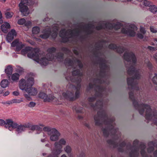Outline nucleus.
Listing matches in <instances>:
<instances>
[{
    "label": "nucleus",
    "mask_w": 157,
    "mask_h": 157,
    "mask_svg": "<svg viewBox=\"0 0 157 157\" xmlns=\"http://www.w3.org/2000/svg\"><path fill=\"white\" fill-rule=\"evenodd\" d=\"M99 66L101 70L99 75L93 80L92 83H89L86 89L87 92L92 91L94 93V97L88 98L90 102L94 101L97 97L101 98L104 95L106 96L107 94L105 88L102 86L101 84L104 82L103 80L105 78V71L108 70L109 67L105 63V61H100ZM89 105L90 108L95 110L99 109L97 115L94 117L95 125L98 126L104 125L105 128H102L104 136L107 137L110 134L113 136L115 138L113 140H108L107 143L112 146L113 148L117 147L119 151H124V148L126 145V143L124 141L119 144L117 143L116 140L121 136V133L118 131V129L115 127L114 123L115 120L114 117H112L109 118L106 112L103 109L102 100L97 101L95 105L91 103H89Z\"/></svg>",
    "instance_id": "f257e3e1"
},
{
    "label": "nucleus",
    "mask_w": 157,
    "mask_h": 157,
    "mask_svg": "<svg viewBox=\"0 0 157 157\" xmlns=\"http://www.w3.org/2000/svg\"><path fill=\"white\" fill-rule=\"evenodd\" d=\"M123 58L129 64V66L126 64L127 74L129 76H132L131 78H127V82L130 91L129 93V98L132 101L134 108L138 110L141 115H143L145 109H146L145 116H157V112L155 111L152 113L149 105L144 104H139V102L135 99L133 93L132 91L134 90H139V87L137 86V80L140 79L141 76L140 70L137 69L135 67L136 59L135 54L132 52L126 51L124 54Z\"/></svg>",
    "instance_id": "f03ea898"
},
{
    "label": "nucleus",
    "mask_w": 157,
    "mask_h": 157,
    "mask_svg": "<svg viewBox=\"0 0 157 157\" xmlns=\"http://www.w3.org/2000/svg\"><path fill=\"white\" fill-rule=\"evenodd\" d=\"M82 74V73H80L79 70H76L72 72V76L65 75L66 79L67 81L72 82H76L77 85L76 86L71 84L67 85V87L70 86L69 90L62 94V95L65 99L70 101H73L79 97L80 94L81 77Z\"/></svg>",
    "instance_id": "7ed1b4c3"
},
{
    "label": "nucleus",
    "mask_w": 157,
    "mask_h": 157,
    "mask_svg": "<svg viewBox=\"0 0 157 157\" xmlns=\"http://www.w3.org/2000/svg\"><path fill=\"white\" fill-rule=\"evenodd\" d=\"M80 28H75L73 30L62 29L59 33V36L62 39V42L66 43L67 42H71L74 40V37L78 36L81 33V29L85 31L87 34H90L93 33L92 29L94 28L92 24H88L87 25H80Z\"/></svg>",
    "instance_id": "20e7f679"
},
{
    "label": "nucleus",
    "mask_w": 157,
    "mask_h": 157,
    "mask_svg": "<svg viewBox=\"0 0 157 157\" xmlns=\"http://www.w3.org/2000/svg\"><path fill=\"white\" fill-rule=\"evenodd\" d=\"M56 48L54 47L48 48L47 50L48 53L46 54L45 58L42 57L41 56L42 55L39 52L38 53L36 52L35 54L32 53H29L28 54V56L29 57L34 58L41 66H45L48 64L49 61L53 60L55 57H56L59 61H63L64 56L63 53L59 52L57 54L56 56H54L53 53L56 52Z\"/></svg>",
    "instance_id": "39448f33"
},
{
    "label": "nucleus",
    "mask_w": 157,
    "mask_h": 157,
    "mask_svg": "<svg viewBox=\"0 0 157 157\" xmlns=\"http://www.w3.org/2000/svg\"><path fill=\"white\" fill-rule=\"evenodd\" d=\"M139 141L137 140H135L133 142V145L132 146L130 143H128L126 146L127 150L130 151L129 153L130 157H137L139 155V148L141 149L140 153L142 157H152L151 156H148L147 153L145 151L146 146L143 143H141L138 146Z\"/></svg>",
    "instance_id": "423d86ee"
},
{
    "label": "nucleus",
    "mask_w": 157,
    "mask_h": 157,
    "mask_svg": "<svg viewBox=\"0 0 157 157\" xmlns=\"http://www.w3.org/2000/svg\"><path fill=\"white\" fill-rule=\"evenodd\" d=\"M34 83V79L32 77H30L27 80L21 79L19 81V86L21 89L25 90L29 95L34 96L37 93V90L32 87Z\"/></svg>",
    "instance_id": "0eeeda50"
},
{
    "label": "nucleus",
    "mask_w": 157,
    "mask_h": 157,
    "mask_svg": "<svg viewBox=\"0 0 157 157\" xmlns=\"http://www.w3.org/2000/svg\"><path fill=\"white\" fill-rule=\"evenodd\" d=\"M121 26V23L119 22H117L116 23H103L101 25L96 26L95 29L98 30L105 29H114L117 30L119 29Z\"/></svg>",
    "instance_id": "6e6552de"
},
{
    "label": "nucleus",
    "mask_w": 157,
    "mask_h": 157,
    "mask_svg": "<svg viewBox=\"0 0 157 157\" xmlns=\"http://www.w3.org/2000/svg\"><path fill=\"white\" fill-rule=\"evenodd\" d=\"M66 141L64 139H61L58 142H55L54 143V147L52 150L53 153L60 154L62 150V145H65Z\"/></svg>",
    "instance_id": "1a4fd4ad"
},
{
    "label": "nucleus",
    "mask_w": 157,
    "mask_h": 157,
    "mask_svg": "<svg viewBox=\"0 0 157 157\" xmlns=\"http://www.w3.org/2000/svg\"><path fill=\"white\" fill-rule=\"evenodd\" d=\"M137 29V28L135 25H130L128 28H123L121 29V33L128 36H134L136 34L135 31Z\"/></svg>",
    "instance_id": "9d476101"
},
{
    "label": "nucleus",
    "mask_w": 157,
    "mask_h": 157,
    "mask_svg": "<svg viewBox=\"0 0 157 157\" xmlns=\"http://www.w3.org/2000/svg\"><path fill=\"white\" fill-rule=\"evenodd\" d=\"M141 2L144 5L149 7L150 11L153 13H155L157 11V7L155 5H152V3L147 0H138Z\"/></svg>",
    "instance_id": "9b49d317"
},
{
    "label": "nucleus",
    "mask_w": 157,
    "mask_h": 157,
    "mask_svg": "<svg viewBox=\"0 0 157 157\" xmlns=\"http://www.w3.org/2000/svg\"><path fill=\"white\" fill-rule=\"evenodd\" d=\"M11 46L13 47H16V51L18 52L25 47V44L20 41L18 39H17L11 43Z\"/></svg>",
    "instance_id": "f8f14e48"
},
{
    "label": "nucleus",
    "mask_w": 157,
    "mask_h": 157,
    "mask_svg": "<svg viewBox=\"0 0 157 157\" xmlns=\"http://www.w3.org/2000/svg\"><path fill=\"white\" fill-rule=\"evenodd\" d=\"M50 139L52 141H56L58 140L60 135L59 132L55 128H53L51 132H49Z\"/></svg>",
    "instance_id": "ddd939ff"
},
{
    "label": "nucleus",
    "mask_w": 157,
    "mask_h": 157,
    "mask_svg": "<svg viewBox=\"0 0 157 157\" xmlns=\"http://www.w3.org/2000/svg\"><path fill=\"white\" fill-rule=\"evenodd\" d=\"M148 146L147 152L148 153H151L154 150L155 147L157 148V143L156 144L153 141H151L148 143ZM153 155L154 157H157V150L154 152Z\"/></svg>",
    "instance_id": "4468645a"
},
{
    "label": "nucleus",
    "mask_w": 157,
    "mask_h": 157,
    "mask_svg": "<svg viewBox=\"0 0 157 157\" xmlns=\"http://www.w3.org/2000/svg\"><path fill=\"white\" fill-rule=\"evenodd\" d=\"M38 97L39 98L43 99L45 102H49L54 99V96L51 94L48 95L43 92H40L38 94Z\"/></svg>",
    "instance_id": "2eb2a0df"
},
{
    "label": "nucleus",
    "mask_w": 157,
    "mask_h": 157,
    "mask_svg": "<svg viewBox=\"0 0 157 157\" xmlns=\"http://www.w3.org/2000/svg\"><path fill=\"white\" fill-rule=\"evenodd\" d=\"M44 126V125L43 124L35 125L33 124L30 123H27V125H26V127H27V128H29L30 130L32 131H40L42 129V127Z\"/></svg>",
    "instance_id": "dca6fc26"
},
{
    "label": "nucleus",
    "mask_w": 157,
    "mask_h": 157,
    "mask_svg": "<svg viewBox=\"0 0 157 157\" xmlns=\"http://www.w3.org/2000/svg\"><path fill=\"white\" fill-rule=\"evenodd\" d=\"M109 49L116 51L119 53H122L126 50V49L123 47H117L116 44H110L108 46Z\"/></svg>",
    "instance_id": "f3484780"
},
{
    "label": "nucleus",
    "mask_w": 157,
    "mask_h": 157,
    "mask_svg": "<svg viewBox=\"0 0 157 157\" xmlns=\"http://www.w3.org/2000/svg\"><path fill=\"white\" fill-rule=\"evenodd\" d=\"M17 35V33L14 29H12L8 33L6 38V40L9 43L11 42L14 39V37Z\"/></svg>",
    "instance_id": "a211bd4d"
},
{
    "label": "nucleus",
    "mask_w": 157,
    "mask_h": 157,
    "mask_svg": "<svg viewBox=\"0 0 157 157\" xmlns=\"http://www.w3.org/2000/svg\"><path fill=\"white\" fill-rule=\"evenodd\" d=\"M16 123L11 119H6V120L5 127L10 130L12 131L14 127V126Z\"/></svg>",
    "instance_id": "6ab92c4d"
},
{
    "label": "nucleus",
    "mask_w": 157,
    "mask_h": 157,
    "mask_svg": "<svg viewBox=\"0 0 157 157\" xmlns=\"http://www.w3.org/2000/svg\"><path fill=\"white\" fill-rule=\"evenodd\" d=\"M26 125L27 124H19L16 123V124L14 125V127L13 128L16 129V131L18 133H20L25 130L26 128H27V127H26Z\"/></svg>",
    "instance_id": "aec40b11"
},
{
    "label": "nucleus",
    "mask_w": 157,
    "mask_h": 157,
    "mask_svg": "<svg viewBox=\"0 0 157 157\" xmlns=\"http://www.w3.org/2000/svg\"><path fill=\"white\" fill-rule=\"evenodd\" d=\"M44 34L40 35V37L44 39L48 38L51 33V29L50 28H47L44 30Z\"/></svg>",
    "instance_id": "412c9836"
},
{
    "label": "nucleus",
    "mask_w": 157,
    "mask_h": 157,
    "mask_svg": "<svg viewBox=\"0 0 157 157\" xmlns=\"http://www.w3.org/2000/svg\"><path fill=\"white\" fill-rule=\"evenodd\" d=\"M31 50V48L29 47H25L24 49H22L21 51V54L24 55V56H25L26 54H27V55H28V54L29 53H32L35 54V52H38V53L39 52V49H37V51L35 52H30L28 53L29 52H30ZM27 56L30 58L33 59L35 61H36H36L35 60V59L33 58H30L28 56Z\"/></svg>",
    "instance_id": "4be33fe9"
},
{
    "label": "nucleus",
    "mask_w": 157,
    "mask_h": 157,
    "mask_svg": "<svg viewBox=\"0 0 157 157\" xmlns=\"http://www.w3.org/2000/svg\"><path fill=\"white\" fill-rule=\"evenodd\" d=\"M51 29V36L54 39H55L57 35L58 29L56 27H53Z\"/></svg>",
    "instance_id": "5701e85b"
},
{
    "label": "nucleus",
    "mask_w": 157,
    "mask_h": 157,
    "mask_svg": "<svg viewBox=\"0 0 157 157\" xmlns=\"http://www.w3.org/2000/svg\"><path fill=\"white\" fill-rule=\"evenodd\" d=\"M5 72L9 78H10V75L12 74L13 71V68L10 65L8 66L5 69Z\"/></svg>",
    "instance_id": "b1692460"
},
{
    "label": "nucleus",
    "mask_w": 157,
    "mask_h": 157,
    "mask_svg": "<svg viewBox=\"0 0 157 157\" xmlns=\"http://www.w3.org/2000/svg\"><path fill=\"white\" fill-rule=\"evenodd\" d=\"M64 64L66 66H72L73 64V61L69 58H67L65 60Z\"/></svg>",
    "instance_id": "393cba45"
},
{
    "label": "nucleus",
    "mask_w": 157,
    "mask_h": 157,
    "mask_svg": "<svg viewBox=\"0 0 157 157\" xmlns=\"http://www.w3.org/2000/svg\"><path fill=\"white\" fill-rule=\"evenodd\" d=\"M73 111L75 110L77 113H82L83 111L82 107H79L78 105L74 106L73 108Z\"/></svg>",
    "instance_id": "a878e982"
},
{
    "label": "nucleus",
    "mask_w": 157,
    "mask_h": 157,
    "mask_svg": "<svg viewBox=\"0 0 157 157\" xmlns=\"http://www.w3.org/2000/svg\"><path fill=\"white\" fill-rule=\"evenodd\" d=\"M20 75L18 73H15L12 75L11 77V79L14 81H17L18 80Z\"/></svg>",
    "instance_id": "bb28decb"
},
{
    "label": "nucleus",
    "mask_w": 157,
    "mask_h": 157,
    "mask_svg": "<svg viewBox=\"0 0 157 157\" xmlns=\"http://www.w3.org/2000/svg\"><path fill=\"white\" fill-rule=\"evenodd\" d=\"M9 82L6 79L2 80L1 82V86L3 88H6L8 86Z\"/></svg>",
    "instance_id": "cd10ccee"
},
{
    "label": "nucleus",
    "mask_w": 157,
    "mask_h": 157,
    "mask_svg": "<svg viewBox=\"0 0 157 157\" xmlns=\"http://www.w3.org/2000/svg\"><path fill=\"white\" fill-rule=\"evenodd\" d=\"M153 82L155 85V89L157 91V74H155V75L152 79Z\"/></svg>",
    "instance_id": "c85d7f7f"
},
{
    "label": "nucleus",
    "mask_w": 157,
    "mask_h": 157,
    "mask_svg": "<svg viewBox=\"0 0 157 157\" xmlns=\"http://www.w3.org/2000/svg\"><path fill=\"white\" fill-rule=\"evenodd\" d=\"M22 101L21 100L14 99L9 101L8 104H10L13 103H19L21 102Z\"/></svg>",
    "instance_id": "c756f323"
},
{
    "label": "nucleus",
    "mask_w": 157,
    "mask_h": 157,
    "mask_svg": "<svg viewBox=\"0 0 157 157\" xmlns=\"http://www.w3.org/2000/svg\"><path fill=\"white\" fill-rule=\"evenodd\" d=\"M40 31V29L39 27L35 26L32 29L33 33L34 34H37Z\"/></svg>",
    "instance_id": "7c9ffc66"
},
{
    "label": "nucleus",
    "mask_w": 157,
    "mask_h": 157,
    "mask_svg": "<svg viewBox=\"0 0 157 157\" xmlns=\"http://www.w3.org/2000/svg\"><path fill=\"white\" fill-rule=\"evenodd\" d=\"M64 151L68 154H70L71 151V147L69 145H67L64 148Z\"/></svg>",
    "instance_id": "2f4dec72"
},
{
    "label": "nucleus",
    "mask_w": 157,
    "mask_h": 157,
    "mask_svg": "<svg viewBox=\"0 0 157 157\" xmlns=\"http://www.w3.org/2000/svg\"><path fill=\"white\" fill-rule=\"evenodd\" d=\"M5 15L7 18L9 19L13 16V13L11 12H6L5 13Z\"/></svg>",
    "instance_id": "473e14b6"
},
{
    "label": "nucleus",
    "mask_w": 157,
    "mask_h": 157,
    "mask_svg": "<svg viewBox=\"0 0 157 157\" xmlns=\"http://www.w3.org/2000/svg\"><path fill=\"white\" fill-rule=\"evenodd\" d=\"M76 63L78 65L79 68L80 69H82L83 67V64L81 61L80 60L77 59L76 60Z\"/></svg>",
    "instance_id": "72a5a7b5"
},
{
    "label": "nucleus",
    "mask_w": 157,
    "mask_h": 157,
    "mask_svg": "<svg viewBox=\"0 0 157 157\" xmlns=\"http://www.w3.org/2000/svg\"><path fill=\"white\" fill-rule=\"evenodd\" d=\"M43 130L44 131L47 132L48 134L49 135V132H51L52 130V128H51L48 127H45L43 128Z\"/></svg>",
    "instance_id": "f704fd0d"
},
{
    "label": "nucleus",
    "mask_w": 157,
    "mask_h": 157,
    "mask_svg": "<svg viewBox=\"0 0 157 157\" xmlns=\"http://www.w3.org/2000/svg\"><path fill=\"white\" fill-rule=\"evenodd\" d=\"M2 28L4 27H5L8 29L10 28V25L9 23L7 22L4 23V24L2 25Z\"/></svg>",
    "instance_id": "c9c22d12"
},
{
    "label": "nucleus",
    "mask_w": 157,
    "mask_h": 157,
    "mask_svg": "<svg viewBox=\"0 0 157 157\" xmlns=\"http://www.w3.org/2000/svg\"><path fill=\"white\" fill-rule=\"evenodd\" d=\"M25 22V20L24 18H21L18 21L17 23L20 25L24 24Z\"/></svg>",
    "instance_id": "e433bc0d"
},
{
    "label": "nucleus",
    "mask_w": 157,
    "mask_h": 157,
    "mask_svg": "<svg viewBox=\"0 0 157 157\" xmlns=\"http://www.w3.org/2000/svg\"><path fill=\"white\" fill-rule=\"evenodd\" d=\"M147 49L149 50L153 51L157 50V48L155 47H153L151 46H148L147 47Z\"/></svg>",
    "instance_id": "4c0bfd02"
},
{
    "label": "nucleus",
    "mask_w": 157,
    "mask_h": 157,
    "mask_svg": "<svg viewBox=\"0 0 157 157\" xmlns=\"http://www.w3.org/2000/svg\"><path fill=\"white\" fill-rule=\"evenodd\" d=\"M61 50L66 53H69L70 52V51L67 48L64 47H62Z\"/></svg>",
    "instance_id": "58836bf2"
},
{
    "label": "nucleus",
    "mask_w": 157,
    "mask_h": 157,
    "mask_svg": "<svg viewBox=\"0 0 157 157\" xmlns=\"http://www.w3.org/2000/svg\"><path fill=\"white\" fill-rule=\"evenodd\" d=\"M59 154H58L56 153H53L52 152L47 157H58V155Z\"/></svg>",
    "instance_id": "ea45409f"
},
{
    "label": "nucleus",
    "mask_w": 157,
    "mask_h": 157,
    "mask_svg": "<svg viewBox=\"0 0 157 157\" xmlns=\"http://www.w3.org/2000/svg\"><path fill=\"white\" fill-rule=\"evenodd\" d=\"M36 104L35 102L33 101H31L28 105V106L30 107H33L35 106Z\"/></svg>",
    "instance_id": "a19ab883"
},
{
    "label": "nucleus",
    "mask_w": 157,
    "mask_h": 157,
    "mask_svg": "<svg viewBox=\"0 0 157 157\" xmlns=\"http://www.w3.org/2000/svg\"><path fill=\"white\" fill-rule=\"evenodd\" d=\"M1 28L2 31L5 33H6L8 32V29L6 28L5 27H3V28H2V25L1 26Z\"/></svg>",
    "instance_id": "79ce46f5"
},
{
    "label": "nucleus",
    "mask_w": 157,
    "mask_h": 157,
    "mask_svg": "<svg viewBox=\"0 0 157 157\" xmlns=\"http://www.w3.org/2000/svg\"><path fill=\"white\" fill-rule=\"evenodd\" d=\"M150 29L151 31L153 33L157 32V30H156V29H155L153 26H151L150 28Z\"/></svg>",
    "instance_id": "37998d69"
},
{
    "label": "nucleus",
    "mask_w": 157,
    "mask_h": 157,
    "mask_svg": "<svg viewBox=\"0 0 157 157\" xmlns=\"http://www.w3.org/2000/svg\"><path fill=\"white\" fill-rule=\"evenodd\" d=\"M6 121H4L3 120L0 119V126H3L4 125L5 126Z\"/></svg>",
    "instance_id": "c03bdc74"
},
{
    "label": "nucleus",
    "mask_w": 157,
    "mask_h": 157,
    "mask_svg": "<svg viewBox=\"0 0 157 157\" xmlns=\"http://www.w3.org/2000/svg\"><path fill=\"white\" fill-rule=\"evenodd\" d=\"M147 65L150 69H151L152 68V65L151 63L149 62L147 63Z\"/></svg>",
    "instance_id": "a18cd8bd"
},
{
    "label": "nucleus",
    "mask_w": 157,
    "mask_h": 157,
    "mask_svg": "<svg viewBox=\"0 0 157 157\" xmlns=\"http://www.w3.org/2000/svg\"><path fill=\"white\" fill-rule=\"evenodd\" d=\"M24 96L25 98H26L27 100H30V99H31V98L30 97V96L31 95H29L28 94H24Z\"/></svg>",
    "instance_id": "49530a36"
},
{
    "label": "nucleus",
    "mask_w": 157,
    "mask_h": 157,
    "mask_svg": "<svg viewBox=\"0 0 157 157\" xmlns=\"http://www.w3.org/2000/svg\"><path fill=\"white\" fill-rule=\"evenodd\" d=\"M25 25L27 27L30 26L32 24L31 22L30 21H28L27 22L25 21Z\"/></svg>",
    "instance_id": "de8ad7c7"
},
{
    "label": "nucleus",
    "mask_w": 157,
    "mask_h": 157,
    "mask_svg": "<svg viewBox=\"0 0 157 157\" xmlns=\"http://www.w3.org/2000/svg\"><path fill=\"white\" fill-rule=\"evenodd\" d=\"M137 36L138 38H139L140 39H143L144 37L143 34H141L140 33H137Z\"/></svg>",
    "instance_id": "09e8293b"
},
{
    "label": "nucleus",
    "mask_w": 157,
    "mask_h": 157,
    "mask_svg": "<svg viewBox=\"0 0 157 157\" xmlns=\"http://www.w3.org/2000/svg\"><path fill=\"white\" fill-rule=\"evenodd\" d=\"M140 32L143 34H144L145 33V30L143 27H141L140 28Z\"/></svg>",
    "instance_id": "8fccbe9b"
},
{
    "label": "nucleus",
    "mask_w": 157,
    "mask_h": 157,
    "mask_svg": "<svg viewBox=\"0 0 157 157\" xmlns=\"http://www.w3.org/2000/svg\"><path fill=\"white\" fill-rule=\"evenodd\" d=\"M154 59H155L156 63H157V53H155L153 56Z\"/></svg>",
    "instance_id": "3c124183"
},
{
    "label": "nucleus",
    "mask_w": 157,
    "mask_h": 157,
    "mask_svg": "<svg viewBox=\"0 0 157 157\" xmlns=\"http://www.w3.org/2000/svg\"><path fill=\"white\" fill-rule=\"evenodd\" d=\"M2 14L1 13V11H0V24H2L3 22V21L2 19Z\"/></svg>",
    "instance_id": "603ef678"
},
{
    "label": "nucleus",
    "mask_w": 157,
    "mask_h": 157,
    "mask_svg": "<svg viewBox=\"0 0 157 157\" xmlns=\"http://www.w3.org/2000/svg\"><path fill=\"white\" fill-rule=\"evenodd\" d=\"M13 94L15 96H18L19 94V93L17 91H14L13 92Z\"/></svg>",
    "instance_id": "864d4df0"
},
{
    "label": "nucleus",
    "mask_w": 157,
    "mask_h": 157,
    "mask_svg": "<svg viewBox=\"0 0 157 157\" xmlns=\"http://www.w3.org/2000/svg\"><path fill=\"white\" fill-rule=\"evenodd\" d=\"M74 53L76 55H77L78 54V51L76 49H74L73 50Z\"/></svg>",
    "instance_id": "5fc2aeb1"
},
{
    "label": "nucleus",
    "mask_w": 157,
    "mask_h": 157,
    "mask_svg": "<svg viewBox=\"0 0 157 157\" xmlns=\"http://www.w3.org/2000/svg\"><path fill=\"white\" fill-rule=\"evenodd\" d=\"M82 105L83 106V107H89L86 104H85L84 102H82Z\"/></svg>",
    "instance_id": "6e6d98bb"
},
{
    "label": "nucleus",
    "mask_w": 157,
    "mask_h": 157,
    "mask_svg": "<svg viewBox=\"0 0 157 157\" xmlns=\"http://www.w3.org/2000/svg\"><path fill=\"white\" fill-rule=\"evenodd\" d=\"M10 94V92L8 91H6L5 93L4 94V96H6Z\"/></svg>",
    "instance_id": "4d7b16f0"
},
{
    "label": "nucleus",
    "mask_w": 157,
    "mask_h": 157,
    "mask_svg": "<svg viewBox=\"0 0 157 157\" xmlns=\"http://www.w3.org/2000/svg\"><path fill=\"white\" fill-rule=\"evenodd\" d=\"M84 125H85V126L87 127L88 128H90V125H89V124H88L87 123H85L84 124Z\"/></svg>",
    "instance_id": "13d9d810"
},
{
    "label": "nucleus",
    "mask_w": 157,
    "mask_h": 157,
    "mask_svg": "<svg viewBox=\"0 0 157 157\" xmlns=\"http://www.w3.org/2000/svg\"><path fill=\"white\" fill-rule=\"evenodd\" d=\"M102 46L101 45H99L98 47H96V48L98 50H100L101 49Z\"/></svg>",
    "instance_id": "bf43d9fd"
},
{
    "label": "nucleus",
    "mask_w": 157,
    "mask_h": 157,
    "mask_svg": "<svg viewBox=\"0 0 157 157\" xmlns=\"http://www.w3.org/2000/svg\"><path fill=\"white\" fill-rule=\"evenodd\" d=\"M78 118L79 119H82L83 118V117L81 116L78 115Z\"/></svg>",
    "instance_id": "052dcab7"
},
{
    "label": "nucleus",
    "mask_w": 157,
    "mask_h": 157,
    "mask_svg": "<svg viewBox=\"0 0 157 157\" xmlns=\"http://www.w3.org/2000/svg\"><path fill=\"white\" fill-rule=\"evenodd\" d=\"M49 20V18L48 17H47L46 18H45L44 20L45 21H48Z\"/></svg>",
    "instance_id": "680f3d73"
},
{
    "label": "nucleus",
    "mask_w": 157,
    "mask_h": 157,
    "mask_svg": "<svg viewBox=\"0 0 157 157\" xmlns=\"http://www.w3.org/2000/svg\"><path fill=\"white\" fill-rule=\"evenodd\" d=\"M45 141V139H42L41 140V141L42 142H44Z\"/></svg>",
    "instance_id": "e2e57ef3"
},
{
    "label": "nucleus",
    "mask_w": 157,
    "mask_h": 157,
    "mask_svg": "<svg viewBox=\"0 0 157 157\" xmlns=\"http://www.w3.org/2000/svg\"><path fill=\"white\" fill-rule=\"evenodd\" d=\"M61 157H67V156H66V155H65V154H63V155L61 156Z\"/></svg>",
    "instance_id": "0e129e2a"
},
{
    "label": "nucleus",
    "mask_w": 157,
    "mask_h": 157,
    "mask_svg": "<svg viewBox=\"0 0 157 157\" xmlns=\"http://www.w3.org/2000/svg\"><path fill=\"white\" fill-rule=\"evenodd\" d=\"M45 146L46 147H50V146L49 144H47L45 145Z\"/></svg>",
    "instance_id": "69168bd1"
},
{
    "label": "nucleus",
    "mask_w": 157,
    "mask_h": 157,
    "mask_svg": "<svg viewBox=\"0 0 157 157\" xmlns=\"http://www.w3.org/2000/svg\"><path fill=\"white\" fill-rule=\"evenodd\" d=\"M154 40L155 41H156V42H157V38H155L154 39Z\"/></svg>",
    "instance_id": "338daca9"
},
{
    "label": "nucleus",
    "mask_w": 157,
    "mask_h": 157,
    "mask_svg": "<svg viewBox=\"0 0 157 157\" xmlns=\"http://www.w3.org/2000/svg\"><path fill=\"white\" fill-rule=\"evenodd\" d=\"M151 44L152 45H153V46L155 45V44L153 43H151Z\"/></svg>",
    "instance_id": "774afa93"
}]
</instances>
